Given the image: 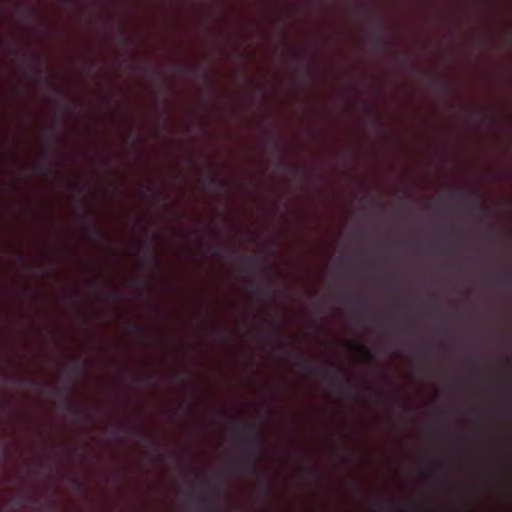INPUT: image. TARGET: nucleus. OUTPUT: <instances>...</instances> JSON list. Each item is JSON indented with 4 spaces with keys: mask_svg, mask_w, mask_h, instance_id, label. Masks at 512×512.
<instances>
[{
    "mask_svg": "<svg viewBox=\"0 0 512 512\" xmlns=\"http://www.w3.org/2000/svg\"><path fill=\"white\" fill-rule=\"evenodd\" d=\"M262 490L264 492L265 495H269L270 492H271V487L268 483H263L262 484Z\"/></svg>",
    "mask_w": 512,
    "mask_h": 512,
    "instance_id": "9b49d317",
    "label": "nucleus"
},
{
    "mask_svg": "<svg viewBox=\"0 0 512 512\" xmlns=\"http://www.w3.org/2000/svg\"><path fill=\"white\" fill-rule=\"evenodd\" d=\"M210 182H211V184L217 185V186H220V187H224L225 186V183L221 179H219L217 176H215V175H212L210 177Z\"/></svg>",
    "mask_w": 512,
    "mask_h": 512,
    "instance_id": "6e6552de",
    "label": "nucleus"
},
{
    "mask_svg": "<svg viewBox=\"0 0 512 512\" xmlns=\"http://www.w3.org/2000/svg\"><path fill=\"white\" fill-rule=\"evenodd\" d=\"M201 479H202V482L205 484H207L209 482L208 478L205 476H203Z\"/></svg>",
    "mask_w": 512,
    "mask_h": 512,
    "instance_id": "4468645a",
    "label": "nucleus"
},
{
    "mask_svg": "<svg viewBox=\"0 0 512 512\" xmlns=\"http://www.w3.org/2000/svg\"><path fill=\"white\" fill-rule=\"evenodd\" d=\"M18 381L22 383L24 381V379L20 377V378H18Z\"/></svg>",
    "mask_w": 512,
    "mask_h": 512,
    "instance_id": "f3484780",
    "label": "nucleus"
},
{
    "mask_svg": "<svg viewBox=\"0 0 512 512\" xmlns=\"http://www.w3.org/2000/svg\"><path fill=\"white\" fill-rule=\"evenodd\" d=\"M248 441L253 446V452L250 456V466L254 472H258L257 464L262 460L263 453L261 447L264 444V434L259 426H251L246 433Z\"/></svg>",
    "mask_w": 512,
    "mask_h": 512,
    "instance_id": "f257e3e1",
    "label": "nucleus"
},
{
    "mask_svg": "<svg viewBox=\"0 0 512 512\" xmlns=\"http://www.w3.org/2000/svg\"><path fill=\"white\" fill-rule=\"evenodd\" d=\"M69 408H70L71 413H72V414H73V416H75V417H76V416H78V415L80 414V412H81V411H80V409H79V408H77V407H74V406H71V405H70V406H69Z\"/></svg>",
    "mask_w": 512,
    "mask_h": 512,
    "instance_id": "f8f14e48",
    "label": "nucleus"
},
{
    "mask_svg": "<svg viewBox=\"0 0 512 512\" xmlns=\"http://www.w3.org/2000/svg\"><path fill=\"white\" fill-rule=\"evenodd\" d=\"M219 252H220V249H219V248H217V249H216V253H215V254H217V255H218V254H219Z\"/></svg>",
    "mask_w": 512,
    "mask_h": 512,
    "instance_id": "a211bd4d",
    "label": "nucleus"
},
{
    "mask_svg": "<svg viewBox=\"0 0 512 512\" xmlns=\"http://www.w3.org/2000/svg\"><path fill=\"white\" fill-rule=\"evenodd\" d=\"M133 327L138 329V330H142V331L144 330L143 327L140 324H136L135 323V324H133Z\"/></svg>",
    "mask_w": 512,
    "mask_h": 512,
    "instance_id": "ddd939ff",
    "label": "nucleus"
},
{
    "mask_svg": "<svg viewBox=\"0 0 512 512\" xmlns=\"http://www.w3.org/2000/svg\"><path fill=\"white\" fill-rule=\"evenodd\" d=\"M34 60H35L36 62H38V61H39V57H38L37 55H34Z\"/></svg>",
    "mask_w": 512,
    "mask_h": 512,
    "instance_id": "dca6fc26",
    "label": "nucleus"
},
{
    "mask_svg": "<svg viewBox=\"0 0 512 512\" xmlns=\"http://www.w3.org/2000/svg\"><path fill=\"white\" fill-rule=\"evenodd\" d=\"M88 230L91 231L93 234H95L98 237H103L104 233L101 229L93 226L92 224L88 225Z\"/></svg>",
    "mask_w": 512,
    "mask_h": 512,
    "instance_id": "423d86ee",
    "label": "nucleus"
},
{
    "mask_svg": "<svg viewBox=\"0 0 512 512\" xmlns=\"http://www.w3.org/2000/svg\"><path fill=\"white\" fill-rule=\"evenodd\" d=\"M456 251H455V248L454 246H445L444 249L442 250V253L444 254H454Z\"/></svg>",
    "mask_w": 512,
    "mask_h": 512,
    "instance_id": "1a4fd4ad",
    "label": "nucleus"
},
{
    "mask_svg": "<svg viewBox=\"0 0 512 512\" xmlns=\"http://www.w3.org/2000/svg\"><path fill=\"white\" fill-rule=\"evenodd\" d=\"M498 280H499V282H501V283H503L505 285H508V284L511 283V277L508 276V275L502 276Z\"/></svg>",
    "mask_w": 512,
    "mask_h": 512,
    "instance_id": "9d476101",
    "label": "nucleus"
},
{
    "mask_svg": "<svg viewBox=\"0 0 512 512\" xmlns=\"http://www.w3.org/2000/svg\"><path fill=\"white\" fill-rule=\"evenodd\" d=\"M253 292L259 295L263 299H267L270 296V289L259 283H252L251 285Z\"/></svg>",
    "mask_w": 512,
    "mask_h": 512,
    "instance_id": "f03ea898",
    "label": "nucleus"
},
{
    "mask_svg": "<svg viewBox=\"0 0 512 512\" xmlns=\"http://www.w3.org/2000/svg\"><path fill=\"white\" fill-rule=\"evenodd\" d=\"M352 346L358 348L366 360L372 361L375 358L374 351L371 348L358 344H353Z\"/></svg>",
    "mask_w": 512,
    "mask_h": 512,
    "instance_id": "7ed1b4c3",
    "label": "nucleus"
},
{
    "mask_svg": "<svg viewBox=\"0 0 512 512\" xmlns=\"http://www.w3.org/2000/svg\"><path fill=\"white\" fill-rule=\"evenodd\" d=\"M373 46H374V49L379 51L381 49L384 48V42H383V38H382V35L380 34L379 31H375L373 33Z\"/></svg>",
    "mask_w": 512,
    "mask_h": 512,
    "instance_id": "20e7f679",
    "label": "nucleus"
},
{
    "mask_svg": "<svg viewBox=\"0 0 512 512\" xmlns=\"http://www.w3.org/2000/svg\"><path fill=\"white\" fill-rule=\"evenodd\" d=\"M3 155L0 153V157H2Z\"/></svg>",
    "mask_w": 512,
    "mask_h": 512,
    "instance_id": "aec40b11",
    "label": "nucleus"
},
{
    "mask_svg": "<svg viewBox=\"0 0 512 512\" xmlns=\"http://www.w3.org/2000/svg\"><path fill=\"white\" fill-rule=\"evenodd\" d=\"M37 73L40 75L41 74V70L37 68Z\"/></svg>",
    "mask_w": 512,
    "mask_h": 512,
    "instance_id": "6ab92c4d",
    "label": "nucleus"
},
{
    "mask_svg": "<svg viewBox=\"0 0 512 512\" xmlns=\"http://www.w3.org/2000/svg\"><path fill=\"white\" fill-rule=\"evenodd\" d=\"M300 363L306 369H310L312 371L316 370V368L312 365V361L309 359H302Z\"/></svg>",
    "mask_w": 512,
    "mask_h": 512,
    "instance_id": "0eeeda50",
    "label": "nucleus"
},
{
    "mask_svg": "<svg viewBox=\"0 0 512 512\" xmlns=\"http://www.w3.org/2000/svg\"><path fill=\"white\" fill-rule=\"evenodd\" d=\"M78 370H79L78 366H77V365H75V366H74V368H73L74 373H77V372H78Z\"/></svg>",
    "mask_w": 512,
    "mask_h": 512,
    "instance_id": "2eb2a0df",
    "label": "nucleus"
},
{
    "mask_svg": "<svg viewBox=\"0 0 512 512\" xmlns=\"http://www.w3.org/2000/svg\"><path fill=\"white\" fill-rule=\"evenodd\" d=\"M381 508H384V509H387V510H390V511H398L399 510V505L396 501L394 500H389L388 502L386 503H383L381 505Z\"/></svg>",
    "mask_w": 512,
    "mask_h": 512,
    "instance_id": "39448f33",
    "label": "nucleus"
}]
</instances>
